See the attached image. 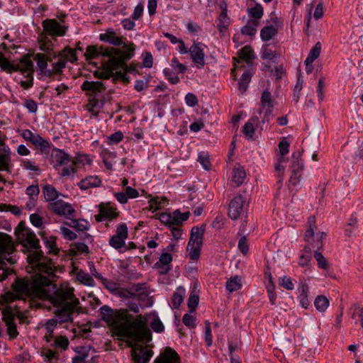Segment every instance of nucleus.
Returning <instances> with one entry per match:
<instances>
[{
    "label": "nucleus",
    "instance_id": "f257e3e1",
    "mask_svg": "<svg viewBox=\"0 0 363 363\" xmlns=\"http://www.w3.org/2000/svg\"><path fill=\"white\" fill-rule=\"evenodd\" d=\"M101 318L107 323L116 340H152V333L145 317L142 315L132 318L127 310L112 309L107 305L100 309Z\"/></svg>",
    "mask_w": 363,
    "mask_h": 363
},
{
    "label": "nucleus",
    "instance_id": "f03ea898",
    "mask_svg": "<svg viewBox=\"0 0 363 363\" xmlns=\"http://www.w3.org/2000/svg\"><path fill=\"white\" fill-rule=\"evenodd\" d=\"M15 235L18 242L23 247L22 252L27 254V262L33 269L45 272L50 277H55V267L52 259L44 255L40 245V240L26 225L21 221L15 228Z\"/></svg>",
    "mask_w": 363,
    "mask_h": 363
},
{
    "label": "nucleus",
    "instance_id": "7ed1b4c3",
    "mask_svg": "<svg viewBox=\"0 0 363 363\" xmlns=\"http://www.w3.org/2000/svg\"><path fill=\"white\" fill-rule=\"evenodd\" d=\"M150 342H99L103 344L102 348L106 351L116 350V345L120 349L131 347L134 363H148L153 354V345Z\"/></svg>",
    "mask_w": 363,
    "mask_h": 363
},
{
    "label": "nucleus",
    "instance_id": "20e7f679",
    "mask_svg": "<svg viewBox=\"0 0 363 363\" xmlns=\"http://www.w3.org/2000/svg\"><path fill=\"white\" fill-rule=\"evenodd\" d=\"M124 48L125 50H122L120 48H117L116 50H113L115 55L111 58L113 69L118 70L122 69L127 73L138 74V65L135 63L132 62L130 65H127V62L135 56V45L133 43H128V44H124Z\"/></svg>",
    "mask_w": 363,
    "mask_h": 363
},
{
    "label": "nucleus",
    "instance_id": "39448f33",
    "mask_svg": "<svg viewBox=\"0 0 363 363\" xmlns=\"http://www.w3.org/2000/svg\"><path fill=\"white\" fill-rule=\"evenodd\" d=\"M11 287L16 293V294H10L11 296V301L22 299L23 295L27 297L35 296L33 289L32 281H30L27 278H16L15 281L11 285Z\"/></svg>",
    "mask_w": 363,
    "mask_h": 363
},
{
    "label": "nucleus",
    "instance_id": "423d86ee",
    "mask_svg": "<svg viewBox=\"0 0 363 363\" xmlns=\"http://www.w3.org/2000/svg\"><path fill=\"white\" fill-rule=\"evenodd\" d=\"M43 30L40 33V36L62 37L65 36L68 30V26L60 24L56 19L47 18L42 22Z\"/></svg>",
    "mask_w": 363,
    "mask_h": 363
},
{
    "label": "nucleus",
    "instance_id": "0eeeda50",
    "mask_svg": "<svg viewBox=\"0 0 363 363\" xmlns=\"http://www.w3.org/2000/svg\"><path fill=\"white\" fill-rule=\"evenodd\" d=\"M203 235L200 233L198 226H194L191 230L190 238L186 247L189 252V257L192 260L199 259L203 242Z\"/></svg>",
    "mask_w": 363,
    "mask_h": 363
},
{
    "label": "nucleus",
    "instance_id": "6e6552de",
    "mask_svg": "<svg viewBox=\"0 0 363 363\" xmlns=\"http://www.w3.org/2000/svg\"><path fill=\"white\" fill-rule=\"evenodd\" d=\"M303 169L304 164L301 151L294 152L292 154L291 163L289 167L291 172L289 182L291 185L296 186L300 182Z\"/></svg>",
    "mask_w": 363,
    "mask_h": 363
},
{
    "label": "nucleus",
    "instance_id": "1a4fd4ad",
    "mask_svg": "<svg viewBox=\"0 0 363 363\" xmlns=\"http://www.w3.org/2000/svg\"><path fill=\"white\" fill-rule=\"evenodd\" d=\"M69 342H53L51 344L52 349L43 347L40 355L47 363H59L60 355L58 350L65 351L69 347Z\"/></svg>",
    "mask_w": 363,
    "mask_h": 363
},
{
    "label": "nucleus",
    "instance_id": "9d476101",
    "mask_svg": "<svg viewBox=\"0 0 363 363\" xmlns=\"http://www.w3.org/2000/svg\"><path fill=\"white\" fill-rule=\"evenodd\" d=\"M117 48L113 47H105L101 45H89L86 48V52L84 53V56L86 61H90L94 59H96L100 56L108 57V59L112 58L115 55V51Z\"/></svg>",
    "mask_w": 363,
    "mask_h": 363
},
{
    "label": "nucleus",
    "instance_id": "9b49d317",
    "mask_svg": "<svg viewBox=\"0 0 363 363\" xmlns=\"http://www.w3.org/2000/svg\"><path fill=\"white\" fill-rule=\"evenodd\" d=\"M239 59L234 58L235 69L245 68L244 62L247 64V67H252V60L255 59V55L250 45H245L238 51Z\"/></svg>",
    "mask_w": 363,
    "mask_h": 363
},
{
    "label": "nucleus",
    "instance_id": "f8f14e48",
    "mask_svg": "<svg viewBox=\"0 0 363 363\" xmlns=\"http://www.w3.org/2000/svg\"><path fill=\"white\" fill-rule=\"evenodd\" d=\"M82 91L89 97V100L93 98H98L106 91V86L101 81H89L85 80L81 85Z\"/></svg>",
    "mask_w": 363,
    "mask_h": 363
},
{
    "label": "nucleus",
    "instance_id": "ddd939ff",
    "mask_svg": "<svg viewBox=\"0 0 363 363\" xmlns=\"http://www.w3.org/2000/svg\"><path fill=\"white\" fill-rule=\"evenodd\" d=\"M48 208L57 216H65L67 218H69L70 216H74L75 210L72 208V205L69 203H65L61 199H56L49 203Z\"/></svg>",
    "mask_w": 363,
    "mask_h": 363
},
{
    "label": "nucleus",
    "instance_id": "4468645a",
    "mask_svg": "<svg viewBox=\"0 0 363 363\" xmlns=\"http://www.w3.org/2000/svg\"><path fill=\"white\" fill-rule=\"evenodd\" d=\"M123 39L126 40V38H123V36H118L116 30H113V28H108L106 30L104 33H101L99 35V40L101 41L107 43L115 47H119L122 45V50H125L124 44L132 43L131 41L125 42Z\"/></svg>",
    "mask_w": 363,
    "mask_h": 363
},
{
    "label": "nucleus",
    "instance_id": "2eb2a0df",
    "mask_svg": "<svg viewBox=\"0 0 363 363\" xmlns=\"http://www.w3.org/2000/svg\"><path fill=\"white\" fill-rule=\"evenodd\" d=\"M16 250L12 237L5 233L0 232V264L2 266L4 258L1 255H12Z\"/></svg>",
    "mask_w": 363,
    "mask_h": 363
},
{
    "label": "nucleus",
    "instance_id": "dca6fc26",
    "mask_svg": "<svg viewBox=\"0 0 363 363\" xmlns=\"http://www.w3.org/2000/svg\"><path fill=\"white\" fill-rule=\"evenodd\" d=\"M245 202V198L241 194L235 196L230 201L228 208V216L232 220L238 219L243 211V204Z\"/></svg>",
    "mask_w": 363,
    "mask_h": 363
},
{
    "label": "nucleus",
    "instance_id": "f3484780",
    "mask_svg": "<svg viewBox=\"0 0 363 363\" xmlns=\"http://www.w3.org/2000/svg\"><path fill=\"white\" fill-rule=\"evenodd\" d=\"M50 160L55 163L53 165L55 169L59 166L67 164L71 161V157L69 154L66 153L63 150L57 147H53L50 154Z\"/></svg>",
    "mask_w": 363,
    "mask_h": 363
},
{
    "label": "nucleus",
    "instance_id": "a211bd4d",
    "mask_svg": "<svg viewBox=\"0 0 363 363\" xmlns=\"http://www.w3.org/2000/svg\"><path fill=\"white\" fill-rule=\"evenodd\" d=\"M34 60L37 62V72L39 75L45 77H51L52 72L48 69V63L50 59L44 53H36L33 57Z\"/></svg>",
    "mask_w": 363,
    "mask_h": 363
},
{
    "label": "nucleus",
    "instance_id": "6ab92c4d",
    "mask_svg": "<svg viewBox=\"0 0 363 363\" xmlns=\"http://www.w3.org/2000/svg\"><path fill=\"white\" fill-rule=\"evenodd\" d=\"M30 267L31 266L30 265ZM30 268L31 270L38 272L32 277L33 289L34 290L35 295L36 296L43 290V287L50 286L52 282L48 277L43 276L40 274L43 273V272L35 271L33 269L32 267Z\"/></svg>",
    "mask_w": 363,
    "mask_h": 363
},
{
    "label": "nucleus",
    "instance_id": "aec40b11",
    "mask_svg": "<svg viewBox=\"0 0 363 363\" xmlns=\"http://www.w3.org/2000/svg\"><path fill=\"white\" fill-rule=\"evenodd\" d=\"M154 363H180V357L173 349L167 347Z\"/></svg>",
    "mask_w": 363,
    "mask_h": 363
},
{
    "label": "nucleus",
    "instance_id": "412c9836",
    "mask_svg": "<svg viewBox=\"0 0 363 363\" xmlns=\"http://www.w3.org/2000/svg\"><path fill=\"white\" fill-rule=\"evenodd\" d=\"M172 261V256L169 252H162L160 255L159 261L155 264L154 267L157 269H161L160 274L164 275L167 274L171 269V262Z\"/></svg>",
    "mask_w": 363,
    "mask_h": 363
},
{
    "label": "nucleus",
    "instance_id": "4be33fe9",
    "mask_svg": "<svg viewBox=\"0 0 363 363\" xmlns=\"http://www.w3.org/2000/svg\"><path fill=\"white\" fill-rule=\"evenodd\" d=\"M112 100L111 91L107 93H102L98 98H93L89 100V106L91 108L89 109V112H93L94 108L101 109L106 103H110Z\"/></svg>",
    "mask_w": 363,
    "mask_h": 363
},
{
    "label": "nucleus",
    "instance_id": "5701e85b",
    "mask_svg": "<svg viewBox=\"0 0 363 363\" xmlns=\"http://www.w3.org/2000/svg\"><path fill=\"white\" fill-rule=\"evenodd\" d=\"M200 43H196L194 41L193 45L189 48V52L194 62H195L198 67H201L204 65V53L202 48L199 46Z\"/></svg>",
    "mask_w": 363,
    "mask_h": 363
},
{
    "label": "nucleus",
    "instance_id": "b1692460",
    "mask_svg": "<svg viewBox=\"0 0 363 363\" xmlns=\"http://www.w3.org/2000/svg\"><path fill=\"white\" fill-rule=\"evenodd\" d=\"M32 144L34 145L43 155H45L46 157L49 155L50 148L52 146L51 143L41 137L39 134H35V140L32 141Z\"/></svg>",
    "mask_w": 363,
    "mask_h": 363
},
{
    "label": "nucleus",
    "instance_id": "393cba45",
    "mask_svg": "<svg viewBox=\"0 0 363 363\" xmlns=\"http://www.w3.org/2000/svg\"><path fill=\"white\" fill-rule=\"evenodd\" d=\"M30 57L31 54L27 53L20 59V70L18 72H20L21 74L27 72V74H30L32 76H33L35 71L34 65L33 61L30 60Z\"/></svg>",
    "mask_w": 363,
    "mask_h": 363
},
{
    "label": "nucleus",
    "instance_id": "a878e982",
    "mask_svg": "<svg viewBox=\"0 0 363 363\" xmlns=\"http://www.w3.org/2000/svg\"><path fill=\"white\" fill-rule=\"evenodd\" d=\"M102 182L98 176H89L82 179L77 186L82 190H86L91 187H99L101 185Z\"/></svg>",
    "mask_w": 363,
    "mask_h": 363
},
{
    "label": "nucleus",
    "instance_id": "bb28decb",
    "mask_svg": "<svg viewBox=\"0 0 363 363\" xmlns=\"http://www.w3.org/2000/svg\"><path fill=\"white\" fill-rule=\"evenodd\" d=\"M255 71L253 67H247L241 75L240 79L238 82L239 89L242 92H245L248 88V84L251 81V78L254 74Z\"/></svg>",
    "mask_w": 363,
    "mask_h": 363
},
{
    "label": "nucleus",
    "instance_id": "cd10ccee",
    "mask_svg": "<svg viewBox=\"0 0 363 363\" xmlns=\"http://www.w3.org/2000/svg\"><path fill=\"white\" fill-rule=\"evenodd\" d=\"M1 257L4 258V264H3L2 266L0 264V270L3 271V272L0 274V281H3L4 280L6 279L9 274L14 273L13 269H10L6 267V262L10 264H13L16 263V259L7 254L1 255Z\"/></svg>",
    "mask_w": 363,
    "mask_h": 363
},
{
    "label": "nucleus",
    "instance_id": "c85d7f7f",
    "mask_svg": "<svg viewBox=\"0 0 363 363\" xmlns=\"http://www.w3.org/2000/svg\"><path fill=\"white\" fill-rule=\"evenodd\" d=\"M104 71L99 72V71H95L94 72V76L99 79H108L111 78L113 76V66L111 63V58L108 59L107 62H106L104 65Z\"/></svg>",
    "mask_w": 363,
    "mask_h": 363
},
{
    "label": "nucleus",
    "instance_id": "c756f323",
    "mask_svg": "<svg viewBox=\"0 0 363 363\" xmlns=\"http://www.w3.org/2000/svg\"><path fill=\"white\" fill-rule=\"evenodd\" d=\"M11 152L8 147H0V171L9 172Z\"/></svg>",
    "mask_w": 363,
    "mask_h": 363
},
{
    "label": "nucleus",
    "instance_id": "7c9ffc66",
    "mask_svg": "<svg viewBox=\"0 0 363 363\" xmlns=\"http://www.w3.org/2000/svg\"><path fill=\"white\" fill-rule=\"evenodd\" d=\"M99 208H101V211L104 212V217L106 220H112L119 216V212H116V208L111 206V203H101L99 205Z\"/></svg>",
    "mask_w": 363,
    "mask_h": 363
},
{
    "label": "nucleus",
    "instance_id": "2f4dec72",
    "mask_svg": "<svg viewBox=\"0 0 363 363\" xmlns=\"http://www.w3.org/2000/svg\"><path fill=\"white\" fill-rule=\"evenodd\" d=\"M0 67L2 71L7 73H12L20 70L19 65L13 64L1 52H0Z\"/></svg>",
    "mask_w": 363,
    "mask_h": 363
},
{
    "label": "nucleus",
    "instance_id": "473e14b6",
    "mask_svg": "<svg viewBox=\"0 0 363 363\" xmlns=\"http://www.w3.org/2000/svg\"><path fill=\"white\" fill-rule=\"evenodd\" d=\"M301 293L298 296L301 306L304 308H308L310 305L308 298L309 289L308 284L303 283L300 286Z\"/></svg>",
    "mask_w": 363,
    "mask_h": 363
},
{
    "label": "nucleus",
    "instance_id": "72a5a7b5",
    "mask_svg": "<svg viewBox=\"0 0 363 363\" xmlns=\"http://www.w3.org/2000/svg\"><path fill=\"white\" fill-rule=\"evenodd\" d=\"M43 194L45 196V199L47 201H54L60 196V193L56 190V189L50 185V184H45L43 187Z\"/></svg>",
    "mask_w": 363,
    "mask_h": 363
},
{
    "label": "nucleus",
    "instance_id": "f704fd0d",
    "mask_svg": "<svg viewBox=\"0 0 363 363\" xmlns=\"http://www.w3.org/2000/svg\"><path fill=\"white\" fill-rule=\"evenodd\" d=\"M185 289L182 286L177 288L172 298V303L174 308L179 309L185 296Z\"/></svg>",
    "mask_w": 363,
    "mask_h": 363
},
{
    "label": "nucleus",
    "instance_id": "c9c22d12",
    "mask_svg": "<svg viewBox=\"0 0 363 363\" xmlns=\"http://www.w3.org/2000/svg\"><path fill=\"white\" fill-rule=\"evenodd\" d=\"M74 294L70 290H57L55 292L56 303L57 305L67 302L68 300H72Z\"/></svg>",
    "mask_w": 363,
    "mask_h": 363
},
{
    "label": "nucleus",
    "instance_id": "e433bc0d",
    "mask_svg": "<svg viewBox=\"0 0 363 363\" xmlns=\"http://www.w3.org/2000/svg\"><path fill=\"white\" fill-rule=\"evenodd\" d=\"M189 216V211L182 213L179 209L174 211L173 213H172V225H182L184 221L188 220Z\"/></svg>",
    "mask_w": 363,
    "mask_h": 363
},
{
    "label": "nucleus",
    "instance_id": "4c0bfd02",
    "mask_svg": "<svg viewBox=\"0 0 363 363\" xmlns=\"http://www.w3.org/2000/svg\"><path fill=\"white\" fill-rule=\"evenodd\" d=\"M66 59L63 57L60 58L57 62L52 63V69H50L52 72V79H55V75H62L63 69L66 67Z\"/></svg>",
    "mask_w": 363,
    "mask_h": 363
},
{
    "label": "nucleus",
    "instance_id": "58836bf2",
    "mask_svg": "<svg viewBox=\"0 0 363 363\" xmlns=\"http://www.w3.org/2000/svg\"><path fill=\"white\" fill-rule=\"evenodd\" d=\"M246 177L245 170L243 167L238 164L233 169V182L237 186H240L243 184L244 179Z\"/></svg>",
    "mask_w": 363,
    "mask_h": 363
},
{
    "label": "nucleus",
    "instance_id": "ea45409f",
    "mask_svg": "<svg viewBox=\"0 0 363 363\" xmlns=\"http://www.w3.org/2000/svg\"><path fill=\"white\" fill-rule=\"evenodd\" d=\"M278 33V29L272 25L266 26L260 30V38L262 41H269Z\"/></svg>",
    "mask_w": 363,
    "mask_h": 363
},
{
    "label": "nucleus",
    "instance_id": "a19ab883",
    "mask_svg": "<svg viewBox=\"0 0 363 363\" xmlns=\"http://www.w3.org/2000/svg\"><path fill=\"white\" fill-rule=\"evenodd\" d=\"M41 236L45 242V247L48 249V254L57 255L60 252V249L56 244V238L55 236H50L48 238L44 237L43 233Z\"/></svg>",
    "mask_w": 363,
    "mask_h": 363
},
{
    "label": "nucleus",
    "instance_id": "79ce46f5",
    "mask_svg": "<svg viewBox=\"0 0 363 363\" xmlns=\"http://www.w3.org/2000/svg\"><path fill=\"white\" fill-rule=\"evenodd\" d=\"M308 223H309V226L308 229L306 230L305 235H304V241L310 243L311 245H313L311 243V241L313 240L314 235H315V229L317 228V227L315 225V218L314 217H309Z\"/></svg>",
    "mask_w": 363,
    "mask_h": 363
},
{
    "label": "nucleus",
    "instance_id": "37998d69",
    "mask_svg": "<svg viewBox=\"0 0 363 363\" xmlns=\"http://www.w3.org/2000/svg\"><path fill=\"white\" fill-rule=\"evenodd\" d=\"M94 277H95L97 279L100 280L101 283L103 284L104 286L107 289L108 291L115 293L116 291H118V284L111 281L108 280L106 278H104L101 274L96 273L94 274Z\"/></svg>",
    "mask_w": 363,
    "mask_h": 363
},
{
    "label": "nucleus",
    "instance_id": "c03bdc74",
    "mask_svg": "<svg viewBox=\"0 0 363 363\" xmlns=\"http://www.w3.org/2000/svg\"><path fill=\"white\" fill-rule=\"evenodd\" d=\"M225 288L230 293L242 288L241 280L238 276L230 277L226 282Z\"/></svg>",
    "mask_w": 363,
    "mask_h": 363
},
{
    "label": "nucleus",
    "instance_id": "a18cd8bd",
    "mask_svg": "<svg viewBox=\"0 0 363 363\" xmlns=\"http://www.w3.org/2000/svg\"><path fill=\"white\" fill-rule=\"evenodd\" d=\"M145 319L147 323H148L146 318ZM147 325L152 334V331H154L157 333H162L164 330V325L157 315L154 317L153 319L150 321V324H147Z\"/></svg>",
    "mask_w": 363,
    "mask_h": 363
},
{
    "label": "nucleus",
    "instance_id": "49530a36",
    "mask_svg": "<svg viewBox=\"0 0 363 363\" xmlns=\"http://www.w3.org/2000/svg\"><path fill=\"white\" fill-rule=\"evenodd\" d=\"M69 219L71 220L70 222H65V224L70 228H74L78 232H84L89 228V225L86 220H82L85 223V224H83L80 223L77 219L71 218V217Z\"/></svg>",
    "mask_w": 363,
    "mask_h": 363
},
{
    "label": "nucleus",
    "instance_id": "de8ad7c7",
    "mask_svg": "<svg viewBox=\"0 0 363 363\" xmlns=\"http://www.w3.org/2000/svg\"><path fill=\"white\" fill-rule=\"evenodd\" d=\"M230 23V18L225 12H221L218 18V28L220 33H224Z\"/></svg>",
    "mask_w": 363,
    "mask_h": 363
},
{
    "label": "nucleus",
    "instance_id": "09e8293b",
    "mask_svg": "<svg viewBox=\"0 0 363 363\" xmlns=\"http://www.w3.org/2000/svg\"><path fill=\"white\" fill-rule=\"evenodd\" d=\"M314 306L320 312H324L326 311L329 306V300L326 296L323 295L318 296L314 301Z\"/></svg>",
    "mask_w": 363,
    "mask_h": 363
},
{
    "label": "nucleus",
    "instance_id": "8fccbe9b",
    "mask_svg": "<svg viewBox=\"0 0 363 363\" xmlns=\"http://www.w3.org/2000/svg\"><path fill=\"white\" fill-rule=\"evenodd\" d=\"M62 56L66 59L67 62L74 63L78 60L76 50H73L69 46H65L62 50Z\"/></svg>",
    "mask_w": 363,
    "mask_h": 363
},
{
    "label": "nucleus",
    "instance_id": "3c124183",
    "mask_svg": "<svg viewBox=\"0 0 363 363\" xmlns=\"http://www.w3.org/2000/svg\"><path fill=\"white\" fill-rule=\"evenodd\" d=\"M277 57L276 52L269 48V44H265L262 46L261 50V57L263 60H267L274 62V60Z\"/></svg>",
    "mask_w": 363,
    "mask_h": 363
},
{
    "label": "nucleus",
    "instance_id": "603ef678",
    "mask_svg": "<svg viewBox=\"0 0 363 363\" xmlns=\"http://www.w3.org/2000/svg\"><path fill=\"white\" fill-rule=\"evenodd\" d=\"M357 227V218L354 214H352L345 228V235L348 237L352 236L354 234V230H356Z\"/></svg>",
    "mask_w": 363,
    "mask_h": 363
},
{
    "label": "nucleus",
    "instance_id": "864d4df0",
    "mask_svg": "<svg viewBox=\"0 0 363 363\" xmlns=\"http://www.w3.org/2000/svg\"><path fill=\"white\" fill-rule=\"evenodd\" d=\"M247 12L250 17L260 19L263 16L264 9L260 4L255 3L253 7L247 9Z\"/></svg>",
    "mask_w": 363,
    "mask_h": 363
},
{
    "label": "nucleus",
    "instance_id": "5fc2aeb1",
    "mask_svg": "<svg viewBox=\"0 0 363 363\" xmlns=\"http://www.w3.org/2000/svg\"><path fill=\"white\" fill-rule=\"evenodd\" d=\"M319 250H315L314 251L313 257L318 262V266L320 269L324 270H329L330 264L325 257L323 255L322 252H318Z\"/></svg>",
    "mask_w": 363,
    "mask_h": 363
},
{
    "label": "nucleus",
    "instance_id": "6e6d98bb",
    "mask_svg": "<svg viewBox=\"0 0 363 363\" xmlns=\"http://www.w3.org/2000/svg\"><path fill=\"white\" fill-rule=\"evenodd\" d=\"M40 44L39 49L47 54L53 50V44L50 40L45 35L40 36V39L38 40Z\"/></svg>",
    "mask_w": 363,
    "mask_h": 363
},
{
    "label": "nucleus",
    "instance_id": "4d7b16f0",
    "mask_svg": "<svg viewBox=\"0 0 363 363\" xmlns=\"http://www.w3.org/2000/svg\"><path fill=\"white\" fill-rule=\"evenodd\" d=\"M77 279L84 285L89 286H93L95 284L94 279L83 270L77 272Z\"/></svg>",
    "mask_w": 363,
    "mask_h": 363
},
{
    "label": "nucleus",
    "instance_id": "13d9d810",
    "mask_svg": "<svg viewBox=\"0 0 363 363\" xmlns=\"http://www.w3.org/2000/svg\"><path fill=\"white\" fill-rule=\"evenodd\" d=\"M260 104L263 108L268 106H274L271 92L267 89L262 91L260 99Z\"/></svg>",
    "mask_w": 363,
    "mask_h": 363
},
{
    "label": "nucleus",
    "instance_id": "bf43d9fd",
    "mask_svg": "<svg viewBox=\"0 0 363 363\" xmlns=\"http://www.w3.org/2000/svg\"><path fill=\"white\" fill-rule=\"evenodd\" d=\"M199 301V296L192 291L188 298L187 306L189 308V313H193L196 311Z\"/></svg>",
    "mask_w": 363,
    "mask_h": 363
},
{
    "label": "nucleus",
    "instance_id": "052dcab7",
    "mask_svg": "<svg viewBox=\"0 0 363 363\" xmlns=\"http://www.w3.org/2000/svg\"><path fill=\"white\" fill-rule=\"evenodd\" d=\"M113 81L114 82L120 80L123 82L124 84H128L130 82V77L128 76L127 72L125 71L121 72V70H114L113 76Z\"/></svg>",
    "mask_w": 363,
    "mask_h": 363
},
{
    "label": "nucleus",
    "instance_id": "680f3d73",
    "mask_svg": "<svg viewBox=\"0 0 363 363\" xmlns=\"http://www.w3.org/2000/svg\"><path fill=\"white\" fill-rule=\"evenodd\" d=\"M124 238L121 237H118L116 235H113L111 237L109 240V245L116 250H119L121 247L125 246Z\"/></svg>",
    "mask_w": 363,
    "mask_h": 363
},
{
    "label": "nucleus",
    "instance_id": "e2e57ef3",
    "mask_svg": "<svg viewBox=\"0 0 363 363\" xmlns=\"http://www.w3.org/2000/svg\"><path fill=\"white\" fill-rule=\"evenodd\" d=\"M321 52V43L317 42L315 45L311 48L310 52L306 57L308 61H315L320 55Z\"/></svg>",
    "mask_w": 363,
    "mask_h": 363
},
{
    "label": "nucleus",
    "instance_id": "0e129e2a",
    "mask_svg": "<svg viewBox=\"0 0 363 363\" xmlns=\"http://www.w3.org/2000/svg\"><path fill=\"white\" fill-rule=\"evenodd\" d=\"M255 128L254 125L251 121H247L244 126L242 127V132L245 135L247 140H250L253 138V135L255 133Z\"/></svg>",
    "mask_w": 363,
    "mask_h": 363
},
{
    "label": "nucleus",
    "instance_id": "69168bd1",
    "mask_svg": "<svg viewBox=\"0 0 363 363\" xmlns=\"http://www.w3.org/2000/svg\"><path fill=\"white\" fill-rule=\"evenodd\" d=\"M163 73L166 79H168L171 84H177L179 82V77L174 73L172 69L169 68H165L163 70Z\"/></svg>",
    "mask_w": 363,
    "mask_h": 363
},
{
    "label": "nucleus",
    "instance_id": "338daca9",
    "mask_svg": "<svg viewBox=\"0 0 363 363\" xmlns=\"http://www.w3.org/2000/svg\"><path fill=\"white\" fill-rule=\"evenodd\" d=\"M118 237H121L126 239L128 235V230L126 223H122L117 225L116 233L115 234Z\"/></svg>",
    "mask_w": 363,
    "mask_h": 363
},
{
    "label": "nucleus",
    "instance_id": "774afa93",
    "mask_svg": "<svg viewBox=\"0 0 363 363\" xmlns=\"http://www.w3.org/2000/svg\"><path fill=\"white\" fill-rule=\"evenodd\" d=\"M352 318L355 320V323L359 322L362 328H363V308L356 307L354 309Z\"/></svg>",
    "mask_w": 363,
    "mask_h": 363
}]
</instances>
